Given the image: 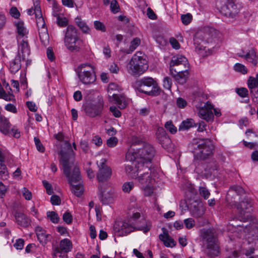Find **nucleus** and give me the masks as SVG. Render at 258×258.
I'll return each mask as SVG.
<instances>
[{"label": "nucleus", "mask_w": 258, "mask_h": 258, "mask_svg": "<svg viewBox=\"0 0 258 258\" xmlns=\"http://www.w3.org/2000/svg\"><path fill=\"white\" fill-rule=\"evenodd\" d=\"M195 125V123L192 119H187L183 120L179 125V130L184 131L189 129Z\"/></svg>", "instance_id": "obj_33"}, {"label": "nucleus", "mask_w": 258, "mask_h": 258, "mask_svg": "<svg viewBox=\"0 0 258 258\" xmlns=\"http://www.w3.org/2000/svg\"><path fill=\"white\" fill-rule=\"evenodd\" d=\"M236 92L242 98L246 97L248 95V90L246 88H239L236 89Z\"/></svg>", "instance_id": "obj_45"}, {"label": "nucleus", "mask_w": 258, "mask_h": 258, "mask_svg": "<svg viewBox=\"0 0 258 258\" xmlns=\"http://www.w3.org/2000/svg\"><path fill=\"white\" fill-rule=\"evenodd\" d=\"M15 26L16 27L17 32L18 33L17 40H20L24 37H27V35L28 31L24 26V24L22 21H18L15 23Z\"/></svg>", "instance_id": "obj_26"}, {"label": "nucleus", "mask_w": 258, "mask_h": 258, "mask_svg": "<svg viewBox=\"0 0 258 258\" xmlns=\"http://www.w3.org/2000/svg\"><path fill=\"white\" fill-rule=\"evenodd\" d=\"M22 193L25 199L27 200H30L32 199L31 192L27 188L23 187L22 190Z\"/></svg>", "instance_id": "obj_56"}, {"label": "nucleus", "mask_w": 258, "mask_h": 258, "mask_svg": "<svg viewBox=\"0 0 258 258\" xmlns=\"http://www.w3.org/2000/svg\"><path fill=\"white\" fill-rule=\"evenodd\" d=\"M83 108L88 116L94 117L101 114L103 108V101L99 100L94 103H87L83 106Z\"/></svg>", "instance_id": "obj_14"}, {"label": "nucleus", "mask_w": 258, "mask_h": 258, "mask_svg": "<svg viewBox=\"0 0 258 258\" xmlns=\"http://www.w3.org/2000/svg\"><path fill=\"white\" fill-rule=\"evenodd\" d=\"M94 23V27L96 30H100L102 32L105 31V26L101 22L98 21H95Z\"/></svg>", "instance_id": "obj_59"}, {"label": "nucleus", "mask_w": 258, "mask_h": 258, "mask_svg": "<svg viewBox=\"0 0 258 258\" xmlns=\"http://www.w3.org/2000/svg\"><path fill=\"white\" fill-rule=\"evenodd\" d=\"M189 148L198 158L202 160L208 158L214 150V146L209 139H193L189 145Z\"/></svg>", "instance_id": "obj_3"}, {"label": "nucleus", "mask_w": 258, "mask_h": 258, "mask_svg": "<svg viewBox=\"0 0 258 258\" xmlns=\"http://www.w3.org/2000/svg\"><path fill=\"white\" fill-rule=\"evenodd\" d=\"M22 62H25L26 67L31 63V60L29 59L23 60L20 53H17L15 58L10 62L9 70L12 74H16L21 69Z\"/></svg>", "instance_id": "obj_18"}, {"label": "nucleus", "mask_w": 258, "mask_h": 258, "mask_svg": "<svg viewBox=\"0 0 258 258\" xmlns=\"http://www.w3.org/2000/svg\"><path fill=\"white\" fill-rule=\"evenodd\" d=\"M19 43V50L18 53H20L23 60L28 59V56L30 53V49L28 44L27 37H24L18 40Z\"/></svg>", "instance_id": "obj_20"}, {"label": "nucleus", "mask_w": 258, "mask_h": 258, "mask_svg": "<svg viewBox=\"0 0 258 258\" xmlns=\"http://www.w3.org/2000/svg\"><path fill=\"white\" fill-rule=\"evenodd\" d=\"M135 87L140 92L149 95L156 96L160 93V88L157 82L151 77H146L137 80Z\"/></svg>", "instance_id": "obj_9"}, {"label": "nucleus", "mask_w": 258, "mask_h": 258, "mask_svg": "<svg viewBox=\"0 0 258 258\" xmlns=\"http://www.w3.org/2000/svg\"><path fill=\"white\" fill-rule=\"evenodd\" d=\"M47 216L53 223H57L59 220L58 214L54 211H48L47 212Z\"/></svg>", "instance_id": "obj_37"}, {"label": "nucleus", "mask_w": 258, "mask_h": 258, "mask_svg": "<svg viewBox=\"0 0 258 258\" xmlns=\"http://www.w3.org/2000/svg\"><path fill=\"white\" fill-rule=\"evenodd\" d=\"M62 219L67 224H70L72 223L73 217L70 212H66L63 214Z\"/></svg>", "instance_id": "obj_50"}, {"label": "nucleus", "mask_w": 258, "mask_h": 258, "mask_svg": "<svg viewBox=\"0 0 258 258\" xmlns=\"http://www.w3.org/2000/svg\"><path fill=\"white\" fill-rule=\"evenodd\" d=\"M0 175L2 179L7 178L8 176L7 168L4 162H0Z\"/></svg>", "instance_id": "obj_42"}, {"label": "nucleus", "mask_w": 258, "mask_h": 258, "mask_svg": "<svg viewBox=\"0 0 258 258\" xmlns=\"http://www.w3.org/2000/svg\"><path fill=\"white\" fill-rule=\"evenodd\" d=\"M155 153L153 147L147 143H143V147L136 151L132 147L126 153L127 160H132L135 159L138 160L140 163L146 166L145 169L150 170L151 166V160Z\"/></svg>", "instance_id": "obj_2"}, {"label": "nucleus", "mask_w": 258, "mask_h": 258, "mask_svg": "<svg viewBox=\"0 0 258 258\" xmlns=\"http://www.w3.org/2000/svg\"><path fill=\"white\" fill-rule=\"evenodd\" d=\"M129 161L130 162L125 165V171L130 178H137L140 172L147 169L146 166L136 159Z\"/></svg>", "instance_id": "obj_12"}, {"label": "nucleus", "mask_w": 258, "mask_h": 258, "mask_svg": "<svg viewBox=\"0 0 258 258\" xmlns=\"http://www.w3.org/2000/svg\"><path fill=\"white\" fill-rule=\"evenodd\" d=\"M153 184H150L142 187L144 188V194L146 196H150L153 192V188L152 185Z\"/></svg>", "instance_id": "obj_54"}, {"label": "nucleus", "mask_w": 258, "mask_h": 258, "mask_svg": "<svg viewBox=\"0 0 258 258\" xmlns=\"http://www.w3.org/2000/svg\"><path fill=\"white\" fill-rule=\"evenodd\" d=\"M192 18V15L189 13H187L185 15H182L181 16L182 22L185 25L189 24L191 22Z\"/></svg>", "instance_id": "obj_44"}, {"label": "nucleus", "mask_w": 258, "mask_h": 258, "mask_svg": "<svg viewBox=\"0 0 258 258\" xmlns=\"http://www.w3.org/2000/svg\"><path fill=\"white\" fill-rule=\"evenodd\" d=\"M35 144L36 145V147L37 150L40 152L43 153L45 151V148L42 143H41L40 140L37 137H35L34 139Z\"/></svg>", "instance_id": "obj_52"}, {"label": "nucleus", "mask_w": 258, "mask_h": 258, "mask_svg": "<svg viewBox=\"0 0 258 258\" xmlns=\"http://www.w3.org/2000/svg\"><path fill=\"white\" fill-rule=\"evenodd\" d=\"M17 223L23 227H28L30 224V220L24 213L16 211L14 214Z\"/></svg>", "instance_id": "obj_24"}, {"label": "nucleus", "mask_w": 258, "mask_h": 258, "mask_svg": "<svg viewBox=\"0 0 258 258\" xmlns=\"http://www.w3.org/2000/svg\"><path fill=\"white\" fill-rule=\"evenodd\" d=\"M217 6L223 15L231 18H236L240 12V7L234 0H226L223 4L220 2Z\"/></svg>", "instance_id": "obj_11"}, {"label": "nucleus", "mask_w": 258, "mask_h": 258, "mask_svg": "<svg viewBox=\"0 0 258 258\" xmlns=\"http://www.w3.org/2000/svg\"><path fill=\"white\" fill-rule=\"evenodd\" d=\"M72 248L71 241L67 239H63L60 241L59 246L56 247V249L63 251L67 253L71 251Z\"/></svg>", "instance_id": "obj_31"}, {"label": "nucleus", "mask_w": 258, "mask_h": 258, "mask_svg": "<svg viewBox=\"0 0 258 258\" xmlns=\"http://www.w3.org/2000/svg\"><path fill=\"white\" fill-rule=\"evenodd\" d=\"M78 30L73 25L68 26L64 39L67 48L71 51H78L82 45Z\"/></svg>", "instance_id": "obj_8"}, {"label": "nucleus", "mask_w": 258, "mask_h": 258, "mask_svg": "<svg viewBox=\"0 0 258 258\" xmlns=\"http://www.w3.org/2000/svg\"><path fill=\"white\" fill-rule=\"evenodd\" d=\"M42 182L46 189L47 194L49 195L52 194L53 191L51 185L46 180L43 181Z\"/></svg>", "instance_id": "obj_58"}, {"label": "nucleus", "mask_w": 258, "mask_h": 258, "mask_svg": "<svg viewBox=\"0 0 258 258\" xmlns=\"http://www.w3.org/2000/svg\"><path fill=\"white\" fill-rule=\"evenodd\" d=\"M188 69L175 70L172 73H170L175 81L180 84H184L189 75Z\"/></svg>", "instance_id": "obj_22"}, {"label": "nucleus", "mask_w": 258, "mask_h": 258, "mask_svg": "<svg viewBox=\"0 0 258 258\" xmlns=\"http://www.w3.org/2000/svg\"><path fill=\"white\" fill-rule=\"evenodd\" d=\"M229 192H235L237 195H240L244 194V189L241 186H233L230 187Z\"/></svg>", "instance_id": "obj_49"}, {"label": "nucleus", "mask_w": 258, "mask_h": 258, "mask_svg": "<svg viewBox=\"0 0 258 258\" xmlns=\"http://www.w3.org/2000/svg\"><path fill=\"white\" fill-rule=\"evenodd\" d=\"M245 59L251 62L255 66H256L257 64L256 53L253 49H251V50H249L248 52L246 53Z\"/></svg>", "instance_id": "obj_34"}, {"label": "nucleus", "mask_w": 258, "mask_h": 258, "mask_svg": "<svg viewBox=\"0 0 258 258\" xmlns=\"http://www.w3.org/2000/svg\"><path fill=\"white\" fill-rule=\"evenodd\" d=\"M202 118L206 120L208 122L213 121L214 119V115L212 111L211 110H209Z\"/></svg>", "instance_id": "obj_62"}, {"label": "nucleus", "mask_w": 258, "mask_h": 258, "mask_svg": "<svg viewBox=\"0 0 258 258\" xmlns=\"http://www.w3.org/2000/svg\"><path fill=\"white\" fill-rule=\"evenodd\" d=\"M10 13L13 17L16 19H18L20 16V12L18 9L15 7H13L10 9Z\"/></svg>", "instance_id": "obj_63"}, {"label": "nucleus", "mask_w": 258, "mask_h": 258, "mask_svg": "<svg viewBox=\"0 0 258 258\" xmlns=\"http://www.w3.org/2000/svg\"><path fill=\"white\" fill-rule=\"evenodd\" d=\"M252 204L250 200L244 199L237 206V209L239 213V217L241 219H248L250 216V213L252 211Z\"/></svg>", "instance_id": "obj_16"}, {"label": "nucleus", "mask_w": 258, "mask_h": 258, "mask_svg": "<svg viewBox=\"0 0 258 258\" xmlns=\"http://www.w3.org/2000/svg\"><path fill=\"white\" fill-rule=\"evenodd\" d=\"M162 230L163 231V234H160L159 236L160 240L163 241L164 245L166 247H173L175 246L176 241L169 235L164 228H163Z\"/></svg>", "instance_id": "obj_25"}, {"label": "nucleus", "mask_w": 258, "mask_h": 258, "mask_svg": "<svg viewBox=\"0 0 258 258\" xmlns=\"http://www.w3.org/2000/svg\"><path fill=\"white\" fill-rule=\"evenodd\" d=\"M201 235L207 245V255L210 257L218 256L220 253V247L215 229L209 228L202 230Z\"/></svg>", "instance_id": "obj_4"}, {"label": "nucleus", "mask_w": 258, "mask_h": 258, "mask_svg": "<svg viewBox=\"0 0 258 258\" xmlns=\"http://www.w3.org/2000/svg\"><path fill=\"white\" fill-rule=\"evenodd\" d=\"M156 135L157 140H159L160 139H162V137L165 136L167 134L163 127H159L157 130Z\"/></svg>", "instance_id": "obj_57"}, {"label": "nucleus", "mask_w": 258, "mask_h": 258, "mask_svg": "<svg viewBox=\"0 0 258 258\" xmlns=\"http://www.w3.org/2000/svg\"><path fill=\"white\" fill-rule=\"evenodd\" d=\"M53 258H68L67 253L55 248L53 251Z\"/></svg>", "instance_id": "obj_39"}, {"label": "nucleus", "mask_w": 258, "mask_h": 258, "mask_svg": "<svg viewBox=\"0 0 258 258\" xmlns=\"http://www.w3.org/2000/svg\"><path fill=\"white\" fill-rule=\"evenodd\" d=\"M134 186V184L133 182H126L123 184L122 190L125 192H129Z\"/></svg>", "instance_id": "obj_53"}, {"label": "nucleus", "mask_w": 258, "mask_h": 258, "mask_svg": "<svg viewBox=\"0 0 258 258\" xmlns=\"http://www.w3.org/2000/svg\"><path fill=\"white\" fill-rule=\"evenodd\" d=\"M1 98H2L7 101H15V96L13 95V94L10 92L7 93L4 90H3L2 91V94L1 95Z\"/></svg>", "instance_id": "obj_38"}, {"label": "nucleus", "mask_w": 258, "mask_h": 258, "mask_svg": "<svg viewBox=\"0 0 258 258\" xmlns=\"http://www.w3.org/2000/svg\"><path fill=\"white\" fill-rule=\"evenodd\" d=\"M104 191L100 190L99 194V199L103 204L107 205L111 201L112 198L110 196H104Z\"/></svg>", "instance_id": "obj_40"}, {"label": "nucleus", "mask_w": 258, "mask_h": 258, "mask_svg": "<svg viewBox=\"0 0 258 258\" xmlns=\"http://www.w3.org/2000/svg\"><path fill=\"white\" fill-rule=\"evenodd\" d=\"M199 192L200 195L205 199L209 198L210 195V192L209 190L207 188L203 186H200L199 187Z\"/></svg>", "instance_id": "obj_48"}, {"label": "nucleus", "mask_w": 258, "mask_h": 258, "mask_svg": "<svg viewBox=\"0 0 258 258\" xmlns=\"http://www.w3.org/2000/svg\"><path fill=\"white\" fill-rule=\"evenodd\" d=\"M144 171L143 174H141L140 176H138V180L142 185V187H144L150 184H153L154 182V179L151 177V172L150 170L146 169V170H142Z\"/></svg>", "instance_id": "obj_23"}, {"label": "nucleus", "mask_w": 258, "mask_h": 258, "mask_svg": "<svg viewBox=\"0 0 258 258\" xmlns=\"http://www.w3.org/2000/svg\"><path fill=\"white\" fill-rule=\"evenodd\" d=\"M234 68L235 71L240 72L243 74H245L247 72L246 67L244 65L239 63H236Z\"/></svg>", "instance_id": "obj_43"}, {"label": "nucleus", "mask_w": 258, "mask_h": 258, "mask_svg": "<svg viewBox=\"0 0 258 258\" xmlns=\"http://www.w3.org/2000/svg\"><path fill=\"white\" fill-rule=\"evenodd\" d=\"M247 86L250 91V94L253 96L254 102H257V97L256 96L258 92V74L255 75V78L249 77L247 80Z\"/></svg>", "instance_id": "obj_19"}, {"label": "nucleus", "mask_w": 258, "mask_h": 258, "mask_svg": "<svg viewBox=\"0 0 258 258\" xmlns=\"http://www.w3.org/2000/svg\"><path fill=\"white\" fill-rule=\"evenodd\" d=\"M219 35V32L214 28H208L205 30V37L208 42H211Z\"/></svg>", "instance_id": "obj_29"}, {"label": "nucleus", "mask_w": 258, "mask_h": 258, "mask_svg": "<svg viewBox=\"0 0 258 258\" xmlns=\"http://www.w3.org/2000/svg\"><path fill=\"white\" fill-rule=\"evenodd\" d=\"M150 229V226L146 224V226L138 225L136 223L124 221H117L115 223L113 227L114 234L118 236H126L131 232L135 230L143 231L147 233Z\"/></svg>", "instance_id": "obj_6"}, {"label": "nucleus", "mask_w": 258, "mask_h": 258, "mask_svg": "<svg viewBox=\"0 0 258 258\" xmlns=\"http://www.w3.org/2000/svg\"><path fill=\"white\" fill-rule=\"evenodd\" d=\"M33 2L34 13L35 15L36 23L39 31L40 40L42 44L46 46L49 44V35L44 20L42 17L39 0H32Z\"/></svg>", "instance_id": "obj_7"}, {"label": "nucleus", "mask_w": 258, "mask_h": 258, "mask_svg": "<svg viewBox=\"0 0 258 258\" xmlns=\"http://www.w3.org/2000/svg\"><path fill=\"white\" fill-rule=\"evenodd\" d=\"M50 202L53 205H59L60 204L61 200L58 196L52 195L50 198Z\"/></svg>", "instance_id": "obj_64"}, {"label": "nucleus", "mask_w": 258, "mask_h": 258, "mask_svg": "<svg viewBox=\"0 0 258 258\" xmlns=\"http://www.w3.org/2000/svg\"><path fill=\"white\" fill-rule=\"evenodd\" d=\"M119 7L118 4L116 0H112L110 3V10L111 11L115 14L119 11Z\"/></svg>", "instance_id": "obj_51"}, {"label": "nucleus", "mask_w": 258, "mask_h": 258, "mask_svg": "<svg viewBox=\"0 0 258 258\" xmlns=\"http://www.w3.org/2000/svg\"><path fill=\"white\" fill-rule=\"evenodd\" d=\"M75 22L76 24L80 27L83 32L85 33H89L90 29L84 21H82V20L79 18H77L75 19Z\"/></svg>", "instance_id": "obj_35"}, {"label": "nucleus", "mask_w": 258, "mask_h": 258, "mask_svg": "<svg viewBox=\"0 0 258 258\" xmlns=\"http://www.w3.org/2000/svg\"><path fill=\"white\" fill-rule=\"evenodd\" d=\"M148 61L142 52L138 51L132 57L127 66V72L132 76L138 77L148 69Z\"/></svg>", "instance_id": "obj_5"}, {"label": "nucleus", "mask_w": 258, "mask_h": 258, "mask_svg": "<svg viewBox=\"0 0 258 258\" xmlns=\"http://www.w3.org/2000/svg\"><path fill=\"white\" fill-rule=\"evenodd\" d=\"M11 126L9 119L5 116H0V131L5 135H8L10 133V130Z\"/></svg>", "instance_id": "obj_27"}, {"label": "nucleus", "mask_w": 258, "mask_h": 258, "mask_svg": "<svg viewBox=\"0 0 258 258\" xmlns=\"http://www.w3.org/2000/svg\"><path fill=\"white\" fill-rule=\"evenodd\" d=\"M35 231L39 242L42 244L46 243L49 236L46 233L45 230L41 227H37Z\"/></svg>", "instance_id": "obj_28"}, {"label": "nucleus", "mask_w": 258, "mask_h": 258, "mask_svg": "<svg viewBox=\"0 0 258 258\" xmlns=\"http://www.w3.org/2000/svg\"><path fill=\"white\" fill-rule=\"evenodd\" d=\"M105 160L102 159L98 165L99 170L97 175V178L99 182H103L108 180L111 175L110 168L105 164Z\"/></svg>", "instance_id": "obj_17"}, {"label": "nucleus", "mask_w": 258, "mask_h": 258, "mask_svg": "<svg viewBox=\"0 0 258 258\" xmlns=\"http://www.w3.org/2000/svg\"><path fill=\"white\" fill-rule=\"evenodd\" d=\"M56 22L59 26L62 27H65L67 26L68 24V19L66 18L61 16L57 18Z\"/></svg>", "instance_id": "obj_46"}, {"label": "nucleus", "mask_w": 258, "mask_h": 258, "mask_svg": "<svg viewBox=\"0 0 258 258\" xmlns=\"http://www.w3.org/2000/svg\"><path fill=\"white\" fill-rule=\"evenodd\" d=\"M184 224L186 228L190 229L195 226V222L192 218H187L184 220Z\"/></svg>", "instance_id": "obj_55"}, {"label": "nucleus", "mask_w": 258, "mask_h": 258, "mask_svg": "<svg viewBox=\"0 0 258 258\" xmlns=\"http://www.w3.org/2000/svg\"><path fill=\"white\" fill-rule=\"evenodd\" d=\"M118 142V140L115 137H111L107 141V145L109 147H115Z\"/></svg>", "instance_id": "obj_61"}, {"label": "nucleus", "mask_w": 258, "mask_h": 258, "mask_svg": "<svg viewBox=\"0 0 258 258\" xmlns=\"http://www.w3.org/2000/svg\"><path fill=\"white\" fill-rule=\"evenodd\" d=\"M189 210L191 215L196 218L201 217L205 213V208L202 204L196 201L190 204Z\"/></svg>", "instance_id": "obj_21"}, {"label": "nucleus", "mask_w": 258, "mask_h": 258, "mask_svg": "<svg viewBox=\"0 0 258 258\" xmlns=\"http://www.w3.org/2000/svg\"><path fill=\"white\" fill-rule=\"evenodd\" d=\"M170 72L172 73L175 70L189 69V64L187 59L184 56L177 54L173 56L170 62Z\"/></svg>", "instance_id": "obj_13"}, {"label": "nucleus", "mask_w": 258, "mask_h": 258, "mask_svg": "<svg viewBox=\"0 0 258 258\" xmlns=\"http://www.w3.org/2000/svg\"><path fill=\"white\" fill-rule=\"evenodd\" d=\"M140 216L141 215L139 213H135L133 214L132 219L128 222L136 223L138 225L146 226L147 224L151 226V225L150 224H147L146 220L143 218L138 221L137 220L140 218Z\"/></svg>", "instance_id": "obj_32"}, {"label": "nucleus", "mask_w": 258, "mask_h": 258, "mask_svg": "<svg viewBox=\"0 0 258 258\" xmlns=\"http://www.w3.org/2000/svg\"><path fill=\"white\" fill-rule=\"evenodd\" d=\"M24 240L22 238L16 240V242L14 244V246L17 249L21 250L23 248Z\"/></svg>", "instance_id": "obj_60"}, {"label": "nucleus", "mask_w": 258, "mask_h": 258, "mask_svg": "<svg viewBox=\"0 0 258 258\" xmlns=\"http://www.w3.org/2000/svg\"><path fill=\"white\" fill-rule=\"evenodd\" d=\"M140 39L139 38H135L131 41V45L128 49H126L125 48H121L120 49V51L126 54L132 53L140 45Z\"/></svg>", "instance_id": "obj_30"}, {"label": "nucleus", "mask_w": 258, "mask_h": 258, "mask_svg": "<svg viewBox=\"0 0 258 258\" xmlns=\"http://www.w3.org/2000/svg\"><path fill=\"white\" fill-rule=\"evenodd\" d=\"M165 128L170 133L174 134L177 132V128L174 125L171 121H168L165 124Z\"/></svg>", "instance_id": "obj_41"}, {"label": "nucleus", "mask_w": 258, "mask_h": 258, "mask_svg": "<svg viewBox=\"0 0 258 258\" xmlns=\"http://www.w3.org/2000/svg\"><path fill=\"white\" fill-rule=\"evenodd\" d=\"M118 86L115 83H111L108 86L109 96L112 95V101L117 104L118 108L120 109L124 108L126 106V101L124 96L121 95H118L115 93H112L111 91L115 90L117 89Z\"/></svg>", "instance_id": "obj_15"}, {"label": "nucleus", "mask_w": 258, "mask_h": 258, "mask_svg": "<svg viewBox=\"0 0 258 258\" xmlns=\"http://www.w3.org/2000/svg\"><path fill=\"white\" fill-rule=\"evenodd\" d=\"M158 141L164 149H168L171 145V141L167 135Z\"/></svg>", "instance_id": "obj_36"}, {"label": "nucleus", "mask_w": 258, "mask_h": 258, "mask_svg": "<svg viewBox=\"0 0 258 258\" xmlns=\"http://www.w3.org/2000/svg\"><path fill=\"white\" fill-rule=\"evenodd\" d=\"M172 80L168 77H165L163 81V85L165 89L170 90L172 86Z\"/></svg>", "instance_id": "obj_47"}, {"label": "nucleus", "mask_w": 258, "mask_h": 258, "mask_svg": "<svg viewBox=\"0 0 258 258\" xmlns=\"http://www.w3.org/2000/svg\"><path fill=\"white\" fill-rule=\"evenodd\" d=\"M95 69L88 63L80 64L76 70L79 80L85 85L94 83L96 79Z\"/></svg>", "instance_id": "obj_10"}, {"label": "nucleus", "mask_w": 258, "mask_h": 258, "mask_svg": "<svg viewBox=\"0 0 258 258\" xmlns=\"http://www.w3.org/2000/svg\"><path fill=\"white\" fill-rule=\"evenodd\" d=\"M60 162L63 167V172L67 177L69 183L72 186L71 190L77 197H80L83 192L82 177L80 169L77 165L70 162L66 153L60 152Z\"/></svg>", "instance_id": "obj_1"}]
</instances>
